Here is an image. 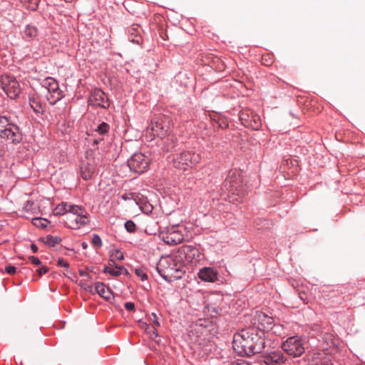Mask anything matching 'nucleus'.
I'll return each mask as SVG.
<instances>
[{
  "label": "nucleus",
  "instance_id": "5701e85b",
  "mask_svg": "<svg viewBox=\"0 0 365 365\" xmlns=\"http://www.w3.org/2000/svg\"><path fill=\"white\" fill-rule=\"evenodd\" d=\"M175 138L173 135H168L164 140V148L167 152L172 151L175 148Z\"/></svg>",
  "mask_w": 365,
  "mask_h": 365
},
{
  "label": "nucleus",
  "instance_id": "1a4fd4ad",
  "mask_svg": "<svg viewBox=\"0 0 365 365\" xmlns=\"http://www.w3.org/2000/svg\"><path fill=\"white\" fill-rule=\"evenodd\" d=\"M224 186L233 195L242 194V178L240 172L237 170H230L225 180Z\"/></svg>",
  "mask_w": 365,
  "mask_h": 365
},
{
  "label": "nucleus",
  "instance_id": "412c9836",
  "mask_svg": "<svg viewBox=\"0 0 365 365\" xmlns=\"http://www.w3.org/2000/svg\"><path fill=\"white\" fill-rule=\"evenodd\" d=\"M29 104L36 113H43L45 110V105L41 103L38 98L33 96L29 98Z\"/></svg>",
  "mask_w": 365,
  "mask_h": 365
},
{
  "label": "nucleus",
  "instance_id": "b1692460",
  "mask_svg": "<svg viewBox=\"0 0 365 365\" xmlns=\"http://www.w3.org/2000/svg\"><path fill=\"white\" fill-rule=\"evenodd\" d=\"M103 272L106 273H108L113 276H119L121 274L122 269L120 267H105Z\"/></svg>",
  "mask_w": 365,
  "mask_h": 365
},
{
  "label": "nucleus",
  "instance_id": "2f4dec72",
  "mask_svg": "<svg viewBox=\"0 0 365 365\" xmlns=\"http://www.w3.org/2000/svg\"><path fill=\"white\" fill-rule=\"evenodd\" d=\"M150 321L153 322L154 327H160V324L158 321V316L155 313L153 312L150 317Z\"/></svg>",
  "mask_w": 365,
  "mask_h": 365
},
{
  "label": "nucleus",
  "instance_id": "9b49d317",
  "mask_svg": "<svg viewBox=\"0 0 365 365\" xmlns=\"http://www.w3.org/2000/svg\"><path fill=\"white\" fill-rule=\"evenodd\" d=\"M0 84L3 91L12 99L16 98L20 93V86L14 76L4 75L0 77Z\"/></svg>",
  "mask_w": 365,
  "mask_h": 365
},
{
  "label": "nucleus",
  "instance_id": "e433bc0d",
  "mask_svg": "<svg viewBox=\"0 0 365 365\" xmlns=\"http://www.w3.org/2000/svg\"><path fill=\"white\" fill-rule=\"evenodd\" d=\"M16 268L14 266L8 265L5 267V271L9 274H14L16 272Z\"/></svg>",
  "mask_w": 365,
  "mask_h": 365
},
{
  "label": "nucleus",
  "instance_id": "bb28decb",
  "mask_svg": "<svg viewBox=\"0 0 365 365\" xmlns=\"http://www.w3.org/2000/svg\"><path fill=\"white\" fill-rule=\"evenodd\" d=\"M47 222L48 221L46 219L41 217H35L32 220V223L34 225L41 228L46 227Z\"/></svg>",
  "mask_w": 365,
  "mask_h": 365
},
{
  "label": "nucleus",
  "instance_id": "f8f14e48",
  "mask_svg": "<svg viewBox=\"0 0 365 365\" xmlns=\"http://www.w3.org/2000/svg\"><path fill=\"white\" fill-rule=\"evenodd\" d=\"M262 361L267 365H281L286 361V357L281 350H272L263 354Z\"/></svg>",
  "mask_w": 365,
  "mask_h": 365
},
{
  "label": "nucleus",
  "instance_id": "f3484780",
  "mask_svg": "<svg viewBox=\"0 0 365 365\" xmlns=\"http://www.w3.org/2000/svg\"><path fill=\"white\" fill-rule=\"evenodd\" d=\"M167 131V129L165 128L162 123L159 121H156L155 123H152L148 127V133L150 135L158 136L161 138L166 135Z\"/></svg>",
  "mask_w": 365,
  "mask_h": 365
},
{
  "label": "nucleus",
  "instance_id": "f257e3e1",
  "mask_svg": "<svg viewBox=\"0 0 365 365\" xmlns=\"http://www.w3.org/2000/svg\"><path fill=\"white\" fill-rule=\"evenodd\" d=\"M232 344L238 354L250 356L262 351L265 339L262 331L255 327H249L234 335Z\"/></svg>",
  "mask_w": 365,
  "mask_h": 365
},
{
  "label": "nucleus",
  "instance_id": "393cba45",
  "mask_svg": "<svg viewBox=\"0 0 365 365\" xmlns=\"http://www.w3.org/2000/svg\"><path fill=\"white\" fill-rule=\"evenodd\" d=\"M24 34L29 38H34L37 36V29L33 26L28 25L25 28Z\"/></svg>",
  "mask_w": 365,
  "mask_h": 365
},
{
  "label": "nucleus",
  "instance_id": "20e7f679",
  "mask_svg": "<svg viewBox=\"0 0 365 365\" xmlns=\"http://www.w3.org/2000/svg\"><path fill=\"white\" fill-rule=\"evenodd\" d=\"M200 160V155L192 151H183L173 158V165L176 168L187 170L197 165Z\"/></svg>",
  "mask_w": 365,
  "mask_h": 365
},
{
  "label": "nucleus",
  "instance_id": "6ab92c4d",
  "mask_svg": "<svg viewBox=\"0 0 365 365\" xmlns=\"http://www.w3.org/2000/svg\"><path fill=\"white\" fill-rule=\"evenodd\" d=\"M95 291L107 301H109L113 298L112 292L108 287H106L103 282H98L95 284Z\"/></svg>",
  "mask_w": 365,
  "mask_h": 365
},
{
  "label": "nucleus",
  "instance_id": "8fccbe9b",
  "mask_svg": "<svg viewBox=\"0 0 365 365\" xmlns=\"http://www.w3.org/2000/svg\"><path fill=\"white\" fill-rule=\"evenodd\" d=\"M255 123L256 125L255 126V128H255V129H258V128H259V123H257L256 121H255Z\"/></svg>",
  "mask_w": 365,
  "mask_h": 365
},
{
  "label": "nucleus",
  "instance_id": "f03ea898",
  "mask_svg": "<svg viewBox=\"0 0 365 365\" xmlns=\"http://www.w3.org/2000/svg\"><path fill=\"white\" fill-rule=\"evenodd\" d=\"M182 257L178 253L162 257L156 269L159 274L168 282H173L182 278L185 274Z\"/></svg>",
  "mask_w": 365,
  "mask_h": 365
},
{
  "label": "nucleus",
  "instance_id": "7ed1b4c3",
  "mask_svg": "<svg viewBox=\"0 0 365 365\" xmlns=\"http://www.w3.org/2000/svg\"><path fill=\"white\" fill-rule=\"evenodd\" d=\"M0 137L14 144L19 143L23 138L19 128L4 115L0 116Z\"/></svg>",
  "mask_w": 365,
  "mask_h": 365
},
{
  "label": "nucleus",
  "instance_id": "864d4df0",
  "mask_svg": "<svg viewBox=\"0 0 365 365\" xmlns=\"http://www.w3.org/2000/svg\"><path fill=\"white\" fill-rule=\"evenodd\" d=\"M321 365H331V364H321Z\"/></svg>",
  "mask_w": 365,
  "mask_h": 365
},
{
  "label": "nucleus",
  "instance_id": "c03bdc74",
  "mask_svg": "<svg viewBox=\"0 0 365 365\" xmlns=\"http://www.w3.org/2000/svg\"><path fill=\"white\" fill-rule=\"evenodd\" d=\"M79 274L81 276V277H87L88 279H91V276L89 275V274L84 271V270H82V269H80L79 270Z\"/></svg>",
  "mask_w": 365,
  "mask_h": 365
},
{
  "label": "nucleus",
  "instance_id": "4c0bfd02",
  "mask_svg": "<svg viewBox=\"0 0 365 365\" xmlns=\"http://www.w3.org/2000/svg\"><path fill=\"white\" fill-rule=\"evenodd\" d=\"M29 259L31 261V262L35 265H40L41 264L39 259L34 256H30L29 257Z\"/></svg>",
  "mask_w": 365,
  "mask_h": 365
},
{
  "label": "nucleus",
  "instance_id": "4be33fe9",
  "mask_svg": "<svg viewBox=\"0 0 365 365\" xmlns=\"http://www.w3.org/2000/svg\"><path fill=\"white\" fill-rule=\"evenodd\" d=\"M48 247H54L61 242V238L58 236L47 235L46 238L41 239Z\"/></svg>",
  "mask_w": 365,
  "mask_h": 365
},
{
  "label": "nucleus",
  "instance_id": "603ef678",
  "mask_svg": "<svg viewBox=\"0 0 365 365\" xmlns=\"http://www.w3.org/2000/svg\"><path fill=\"white\" fill-rule=\"evenodd\" d=\"M132 41H133V42H135V43H139V40H138V39H136V40H135V39H132Z\"/></svg>",
  "mask_w": 365,
  "mask_h": 365
},
{
  "label": "nucleus",
  "instance_id": "72a5a7b5",
  "mask_svg": "<svg viewBox=\"0 0 365 365\" xmlns=\"http://www.w3.org/2000/svg\"><path fill=\"white\" fill-rule=\"evenodd\" d=\"M135 274L140 278L142 281L147 279V274L141 269H136L135 271Z\"/></svg>",
  "mask_w": 365,
  "mask_h": 365
},
{
  "label": "nucleus",
  "instance_id": "cd10ccee",
  "mask_svg": "<svg viewBox=\"0 0 365 365\" xmlns=\"http://www.w3.org/2000/svg\"><path fill=\"white\" fill-rule=\"evenodd\" d=\"M125 228L128 232L133 233L136 230V225L133 221L128 220L125 222Z\"/></svg>",
  "mask_w": 365,
  "mask_h": 365
},
{
  "label": "nucleus",
  "instance_id": "09e8293b",
  "mask_svg": "<svg viewBox=\"0 0 365 365\" xmlns=\"http://www.w3.org/2000/svg\"><path fill=\"white\" fill-rule=\"evenodd\" d=\"M321 355H322V354H320V353H314L313 357H314V359H319Z\"/></svg>",
  "mask_w": 365,
  "mask_h": 365
},
{
  "label": "nucleus",
  "instance_id": "c756f323",
  "mask_svg": "<svg viewBox=\"0 0 365 365\" xmlns=\"http://www.w3.org/2000/svg\"><path fill=\"white\" fill-rule=\"evenodd\" d=\"M149 334L151 339H155L158 336V334L156 328L154 326L150 325V328L145 331Z\"/></svg>",
  "mask_w": 365,
  "mask_h": 365
},
{
  "label": "nucleus",
  "instance_id": "aec40b11",
  "mask_svg": "<svg viewBox=\"0 0 365 365\" xmlns=\"http://www.w3.org/2000/svg\"><path fill=\"white\" fill-rule=\"evenodd\" d=\"M81 175L84 180L90 179L95 172L96 167L92 163H82L81 165Z\"/></svg>",
  "mask_w": 365,
  "mask_h": 365
},
{
  "label": "nucleus",
  "instance_id": "de8ad7c7",
  "mask_svg": "<svg viewBox=\"0 0 365 365\" xmlns=\"http://www.w3.org/2000/svg\"><path fill=\"white\" fill-rule=\"evenodd\" d=\"M81 247H82V248H83V250H86V249H87V247H88V245H87V243H86V242H82V243H81Z\"/></svg>",
  "mask_w": 365,
  "mask_h": 365
},
{
  "label": "nucleus",
  "instance_id": "6e6552de",
  "mask_svg": "<svg viewBox=\"0 0 365 365\" xmlns=\"http://www.w3.org/2000/svg\"><path fill=\"white\" fill-rule=\"evenodd\" d=\"M185 228L181 225H175L160 233L161 239L168 245H175L181 243L185 237Z\"/></svg>",
  "mask_w": 365,
  "mask_h": 365
},
{
  "label": "nucleus",
  "instance_id": "c85d7f7f",
  "mask_svg": "<svg viewBox=\"0 0 365 365\" xmlns=\"http://www.w3.org/2000/svg\"><path fill=\"white\" fill-rule=\"evenodd\" d=\"M282 329H283V328L282 326L278 325V324H274L273 323L272 327H271L269 332H272V334H274L275 335H281L282 334Z\"/></svg>",
  "mask_w": 365,
  "mask_h": 365
},
{
  "label": "nucleus",
  "instance_id": "473e14b6",
  "mask_svg": "<svg viewBox=\"0 0 365 365\" xmlns=\"http://www.w3.org/2000/svg\"><path fill=\"white\" fill-rule=\"evenodd\" d=\"M111 257L118 260H122L123 259V254L121 251L116 250L112 253Z\"/></svg>",
  "mask_w": 365,
  "mask_h": 365
},
{
  "label": "nucleus",
  "instance_id": "2eb2a0df",
  "mask_svg": "<svg viewBox=\"0 0 365 365\" xmlns=\"http://www.w3.org/2000/svg\"><path fill=\"white\" fill-rule=\"evenodd\" d=\"M89 102L95 106L106 108L110 106V103L104 92L101 90H95L89 97Z\"/></svg>",
  "mask_w": 365,
  "mask_h": 365
},
{
  "label": "nucleus",
  "instance_id": "423d86ee",
  "mask_svg": "<svg viewBox=\"0 0 365 365\" xmlns=\"http://www.w3.org/2000/svg\"><path fill=\"white\" fill-rule=\"evenodd\" d=\"M77 210L76 211H72L66 215L67 226L73 230L79 229L88 223V214L85 208L78 205Z\"/></svg>",
  "mask_w": 365,
  "mask_h": 365
},
{
  "label": "nucleus",
  "instance_id": "0eeeda50",
  "mask_svg": "<svg viewBox=\"0 0 365 365\" xmlns=\"http://www.w3.org/2000/svg\"><path fill=\"white\" fill-rule=\"evenodd\" d=\"M42 86L47 90L46 98L51 105H54L63 97V91L59 88L58 82L52 77L45 78Z\"/></svg>",
  "mask_w": 365,
  "mask_h": 365
},
{
  "label": "nucleus",
  "instance_id": "4468645a",
  "mask_svg": "<svg viewBox=\"0 0 365 365\" xmlns=\"http://www.w3.org/2000/svg\"><path fill=\"white\" fill-rule=\"evenodd\" d=\"M255 322L254 326L259 331L263 332V336H264L265 332H269L271 327H272V324L274 320L272 317L264 314L262 312H257L255 318Z\"/></svg>",
  "mask_w": 365,
  "mask_h": 365
},
{
  "label": "nucleus",
  "instance_id": "a878e982",
  "mask_svg": "<svg viewBox=\"0 0 365 365\" xmlns=\"http://www.w3.org/2000/svg\"><path fill=\"white\" fill-rule=\"evenodd\" d=\"M109 125L106 123H102L99 125H98L97 128L95 130L96 133H98L100 135H103L108 132Z\"/></svg>",
  "mask_w": 365,
  "mask_h": 365
},
{
  "label": "nucleus",
  "instance_id": "37998d69",
  "mask_svg": "<svg viewBox=\"0 0 365 365\" xmlns=\"http://www.w3.org/2000/svg\"><path fill=\"white\" fill-rule=\"evenodd\" d=\"M84 289L86 290L87 292L91 293V294L96 293V292L95 291V287H93V286L89 285V284L85 285Z\"/></svg>",
  "mask_w": 365,
  "mask_h": 365
},
{
  "label": "nucleus",
  "instance_id": "9d476101",
  "mask_svg": "<svg viewBox=\"0 0 365 365\" xmlns=\"http://www.w3.org/2000/svg\"><path fill=\"white\" fill-rule=\"evenodd\" d=\"M150 161L148 156L141 153H136L128 160L127 163L131 171L140 174L147 170Z\"/></svg>",
  "mask_w": 365,
  "mask_h": 365
},
{
  "label": "nucleus",
  "instance_id": "49530a36",
  "mask_svg": "<svg viewBox=\"0 0 365 365\" xmlns=\"http://www.w3.org/2000/svg\"><path fill=\"white\" fill-rule=\"evenodd\" d=\"M31 250H32V252H33L34 253L37 252V251H38V247H37V245H36V244H34V243H32V244L31 245Z\"/></svg>",
  "mask_w": 365,
  "mask_h": 365
},
{
  "label": "nucleus",
  "instance_id": "3c124183",
  "mask_svg": "<svg viewBox=\"0 0 365 365\" xmlns=\"http://www.w3.org/2000/svg\"><path fill=\"white\" fill-rule=\"evenodd\" d=\"M81 286L84 288L85 285H87L86 283H83V282H81L80 283Z\"/></svg>",
  "mask_w": 365,
  "mask_h": 365
},
{
  "label": "nucleus",
  "instance_id": "a19ab883",
  "mask_svg": "<svg viewBox=\"0 0 365 365\" xmlns=\"http://www.w3.org/2000/svg\"><path fill=\"white\" fill-rule=\"evenodd\" d=\"M48 271V269L46 267H43L41 268L36 269V272L38 274V276H41L43 274L47 273Z\"/></svg>",
  "mask_w": 365,
  "mask_h": 365
},
{
  "label": "nucleus",
  "instance_id": "a211bd4d",
  "mask_svg": "<svg viewBox=\"0 0 365 365\" xmlns=\"http://www.w3.org/2000/svg\"><path fill=\"white\" fill-rule=\"evenodd\" d=\"M78 205H71L68 204L67 202H62L57 205L56 208L54 209V215H68V213H71L72 211H76L78 210Z\"/></svg>",
  "mask_w": 365,
  "mask_h": 365
},
{
  "label": "nucleus",
  "instance_id": "ddd939ff",
  "mask_svg": "<svg viewBox=\"0 0 365 365\" xmlns=\"http://www.w3.org/2000/svg\"><path fill=\"white\" fill-rule=\"evenodd\" d=\"M177 253L182 257V259H185L190 263H196L201 257L200 252L196 247L189 245L180 247Z\"/></svg>",
  "mask_w": 365,
  "mask_h": 365
},
{
  "label": "nucleus",
  "instance_id": "c9c22d12",
  "mask_svg": "<svg viewBox=\"0 0 365 365\" xmlns=\"http://www.w3.org/2000/svg\"><path fill=\"white\" fill-rule=\"evenodd\" d=\"M57 264L60 267H63L65 268L69 267V264L67 261H66L63 258H58L57 261Z\"/></svg>",
  "mask_w": 365,
  "mask_h": 365
},
{
  "label": "nucleus",
  "instance_id": "dca6fc26",
  "mask_svg": "<svg viewBox=\"0 0 365 365\" xmlns=\"http://www.w3.org/2000/svg\"><path fill=\"white\" fill-rule=\"evenodd\" d=\"M197 276L202 281L207 282H215L218 279L217 271L210 267L200 269Z\"/></svg>",
  "mask_w": 365,
  "mask_h": 365
},
{
  "label": "nucleus",
  "instance_id": "39448f33",
  "mask_svg": "<svg viewBox=\"0 0 365 365\" xmlns=\"http://www.w3.org/2000/svg\"><path fill=\"white\" fill-rule=\"evenodd\" d=\"M282 349L293 357L300 356L305 351L304 341L298 336L289 337L282 344Z\"/></svg>",
  "mask_w": 365,
  "mask_h": 365
},
{
  "label": "nucleus",
  "instance_id": "a18cd8bd",
  "mask_svg": "<svg viewBox=\"0 0 365 365\" xmlns=\"http://www.w3.org/2000/svg\"><path fill=\"white\" fill-rule=\"evenodd\" d=\"M240 119H241L242 120H245V122H246V123H245V125L246 126H248V125H249V124H248V119L246 118L245 114L244 113H241V115H240Z\"/></svg>",
  "mask_w": 365,
  "mask_h": 365
},
{
  "label": "nucleus",
  "instance_id": "ea45409f",
  "mask_svg": "<svg viewBox=\"0 0 365 365\" xmlns=\"http://www.w3.org/2000/svg\"><path fill=\"white\" fill-rule=\"evenodd\" d=\"M138 325L141 329H145V331L150 328V324L143 321H139Z\"/></svg>",
  "mask_w": 365,
  "mask_h": 365
},
{
  "label": "nucleus",
  "instance_id": "7c9ffc66",
  "mask_svg": "<svg viewBox=\"0 0 365 365\" xmlns=\"http://www.w3.org/2000/svg\"><path fill=\"white\" fill-rule=\"evenodd\" d=\"M92 244L98 247H101L102 246L101 239L97 234L93 235Z\"/></svg>",
  "mask_w": 365,
  "mask_h": 365
},
{
  "label": "nucleus",
  "instance_id": "f704fd0d",
  "mask_svg": "<svg viewBox=\"0 0 365 365\" xmlns=\"http://www.w3.org/2000/svg\"><path fill=\"white\" fill-rule=\"evenodd\" d=\"M139 29H140V26L138 25H133L130 29H129V33L131 34V35H135V36L137 37L138 35L139 34Z\"/></svg>",
  "mask_w": 365,
  "mask_h": 365
},
{
  "label": "nucleus",
  "instance_id": "58836bf2",
  "mask_svg": "<svg viewBox=\"0 0 365 365\" xmlns=\"http://www.w3.org/2000/svg\"><path fill=\"white\" fill-rule=\"evenodd\" d=\"M262 61H263V63H264L267 66H269L272 63V58L269 56V54H267L266 56H263Z\"/></svg>",
  "mask_w": 365,
  "mask_h": 365
},
{
  "label": "nucleus",
  "instance_id": "79ce46f5",
  "mask_svg": "<svg viewBox=\"0 0 365 365\" xmlns=\"http://www.w3.org/2000/svg\"><path fill=\"white\" fill-rule=\"evenodd\" d=\"M125 308L128 311H133V310H134V309H135V304H134V303L130 302H126V303L125 304Z\"/></svg>",
  "mask_w": 365,
  "mask_h": 365
}]
</instances>
